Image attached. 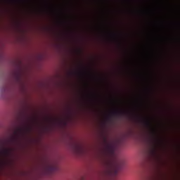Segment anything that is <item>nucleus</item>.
Wrapping results in <instances>:
<instances>
[{
  "mask_svg": "<svg viewBox=\"0 0 180 180\" xmlns=\"http://www.w3.org/2000/svg\"><path fill=\"white\" fill-rule=\"evenodd\" d=\"M105 143V151L108 154L109 157H115V153L116 151V148L112 143H108L106 139H104Z\"/></svg>",
  "mask_w": 180,
  "mask_h": 180,
  "instance_id": "1",
  "label": "nucleus"
},
{
  "mask_svg": "<svg viewBox=\"0 0 180 180\" xmlns=\"http://www.w3.org/2000/svg\"><path fill=\"white\" fill-rule=\"evenodd\" d=\"M29 130H30V128H18L17 130L14 131V135L12 136L11 141H16L19 136H20V134H23L25 131H29Z\"/></svg>",
  "mask_w": 180,
  "mask_h": 180,
  "instance_id": "2",
  "label": "nucleus"
},
{
  "mask_svg": "<svg viewBox=\"0 0 180 180\" xmlns=\"http://www.w3.org/2000/svg\"><path fill=\"white\" fill-rule=\"evenodd\" d=\"M11 153H12V149L9 148H0V157H1V158H6V157H9V155H11ZM0 162H2V159H0Z\"/></svg>",
  "mask_w": 180,
  "mask_h": 180,
  "instance_id": "3",
  "label": "nucleus"
},
{
  "mask_svg": "<svg viewBox=\"0 0 180 180\" xmlns=\"http://www.w3.org/2000/svg\"><path fill=\"white\" fill-rule=\"evenodd\" d=\"M128 115V112L124 110H117L112 112V116H124Z\"/></svg>",
  "mask_w": 180,
  "mask_h": 180,
  "instance_id": "4",
  "label": "nucleus"
},
{
  "mask_svg": "<svg viewBox=\"0 0 180 180\" xmlns=\"http://www.w3.org/2000/svg\"><path fill=\"white\" fill-rule=\"evenodd\" d=\"M76 150H77V151H82V148H81V146L77 145Z\"/></svg>",
  "mask_w": 180,
  "mask_h": 180,
  "instance_id": "5",
  "label": "nucleus"
},
{
  "mask_svg": "<svg viewBox=\"0 0 180 180\" xmlns=\"http://www.w3.org/2000/svg\"><path fill=\"white\" fill-rule=\"evenodd\" d=\"M155 138V131L153 132V139H151L152 141H154V139Z\"/></svg>",
  "mask_w": 180,
  "mask_h": 180,
  "instance_id": "6",
  "label": "nucleus"
},
{
  "mask_svg": "<svg viewBox=\"0 0 180 180\" xmlns=\"http://www.w3.org/2000/svg\"><path fill=\"white\" fill-rule=\"evenodd\" d=\"M146 124H148V126H150V122L146 121Z\"/></svg>",
  "mask_w": 180,
  "mask_h": 180,
  "instance_id": "7",
  "label": "nucleus"
},
{
  "mask_svg": "<svg viewBox=\"0 0 180 180\" xmlns=\"http://www.w3.org/2000/svg\"><path fill=\"white\" fill-rule=\"evenodd\" d=\"M106 120H110V116L107 117Z\"/></svg>",
  "mask_w": 180,
  "mask_h": 180,
  "instance_id": "8",
  "label": "nucleus"
},
{
  "mask_svg": "<svg viewBox=\"0 0 180 180\" xmlns=\"http://www.w3.org/2000/svg\"><path fill=\"white\" fill-rule=\"evenodd\" d=\"M115 172H117V170H115Z\"/></svg>",
  "mask_w": 180,
  "mask_h": 180,
  "instance_id": "9",
  "label": "nucleus"
},
{
  "mask_svg": "<svg viewBox=\"0 0 180 180\" xmlns=\"http://www.w3.org/2000/svg\"><path fill=\"white\" fill-rule=\"evenodd\" d=\"M111 166H113V165H112V164H111Z\"/></svg>",
  "mask_w": 180,
  "mask_h": 180,
  "instance_id": "10",
  "label": "nucleus"
},
{
  "mask_svg": "<svg viewBox=\"0 0 180 180\" xmlns=\"http://www.w3.org/2000/svg\"><path fill=\"white\" fill-rule=\"evenodd\" d=\"M0 144H1V140H0Z\"/></svg>",
  "mask_w": 180,
  "mask_h": 180,
  "instance_id": "11",
  "label": "nucleus"
}]
</instances>
